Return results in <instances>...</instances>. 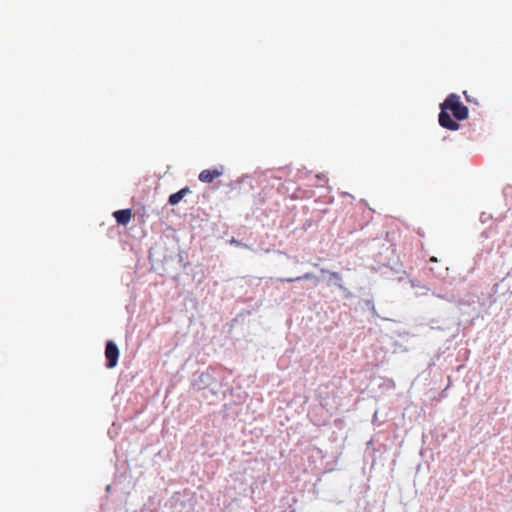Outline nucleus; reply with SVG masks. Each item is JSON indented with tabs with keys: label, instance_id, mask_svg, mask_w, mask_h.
Wrapping results in <instances>:
<instances>
[{
	"label": "nucleus",
	"instance_id": "2",
	"mask_svg": "<svg viewBox=\"0 0 512 512\" xmlns=\"http://www.w3.org/2000/svg\"><path fill=\"white\" fill-rule=\"evenodd\" d=\"M106 366L109 369L114 368L118 363L119 349L113 341H108L105 347Z\"/></svg>",
	"mask_w": 512,
	"mask_h": 512
},
{
	"label": "nucleus",
	"instance_id": "4",
	"mask_svg": "<svg viewBox=\"0 0 512 512\" xmlns=\"http://www.w3.org/2000/svg\"><path fill=\"white\" fill-rule=\"evenodd\" d=\"M116 222L120 225H127L132 217V212L130 209H122L117 210L113 213Z\"/></svg>",
	"mask_w": 512,
	"mask_h": 512
},
{
	"label": "nucleus",
	"instance_id": "6",
	"mask_svg": "<svg viewBox=\"0 0 512 512\" xmlns=\"http://www.w3.org/2000/svg\"><path fill=\"white\" fill-rule=\"evenodd\" d=\"M310 182L312 186H323L327 183V179L324 175H313L310 176Z\"/></svg>",
	"mask_w": 512,
	"mask_h": 512
},
{
	"label": "nucleus",
	"instance_id": "8",
	"mask_svg": "<svg viewBox=\"0 0 512 512\" xmlns=\"http://www.w3.org/2000/svg\"><path fill=\"white\" fill-rule=\"evenodd\" d=\"M464 96L468 102H473L475 104H478V102L475 99H473V97L469 96L466 91H464Z\"/></svg>",
	"mask_w": 512,
	"mask_h": 512
},
{
	"label": "nucleus",
	"instance_id": "1",
	"mask_svg": "<svg viewBox=\"0 0 512 512\" xmlns=\"http://www.w3.org/2000/svg\"><path fill=\"white\" fill-rule=\"evenodd\" d=\"M439 124L445 129L456 131L460 125L454 121L448 111H451L453 116L458 121L468 118V108L460 102V97L456 94H450L443 103L440 104Z\"/></svg>",
	"mask_w": 512,
	"mask_h": 512
},
{
	"label": "nucleus",
	"instance_id": "5",
	"mask_svg": "<svg viewBox=\"0 0 512 512\" xmlns=\"http://www.w3.org/2000/svg\"><path fill=\"white\" fill-rule=\"evenodd\" d=\"M190 192L191 191L189 187H184L180 189L178 192L171 194L168 199L169 204L177 205Z\"/></svg>",
	"mask_w": 512,
	"mask_h": 512
},
{
	"label": "nucleus",
	"instance_id": "9",
	"mask_svg": "<svg viewBox=\"0 0 512 512\" xmlns=\"http://www.w3.org/2000/svg\"><path fill=\"white\" fill-rule=\"evenodd\" d=\"M430 260H431V261H434V262H436V261H437V259H436L435 257H432Z\"/></svg>",
	"mask_w": 512,
	"mask_h": 512
},
{
	"label": "nucleus",
	"instance_id": "3",
	"mask_svg": "<svg viewBox=\"0 0 512 512\" xmlns=\"http://www.w3.org/2000/svg\"><path fill=\"white\" fill-rule=\"evenodd\" d=\"M223 174V167L214 169H205L200 172L198 178L203 183H212L216 178Z\"/></svg>",
	"mask_w": 512,
	"mask_h": 512
},
{
	"label": "nucleus",
	"instance_id": "7",
	"mask_svg": "<svg viewBox=\"0 0 512 512\" xmlns=\"http://www.w3.org/2000/svg\"><path fill=\"white\" fill-rule=\"evenodd\" d=\"M330 276H331L333 279H335V280H337V281H338L337 286H338L340 289L345 290L344 286H343V285H342V283H341V280H342L341 275H340L338 272H330Z\"/></svg>",
	"mask_w": 512,
	"mask_h": 512
}]
</instances>
